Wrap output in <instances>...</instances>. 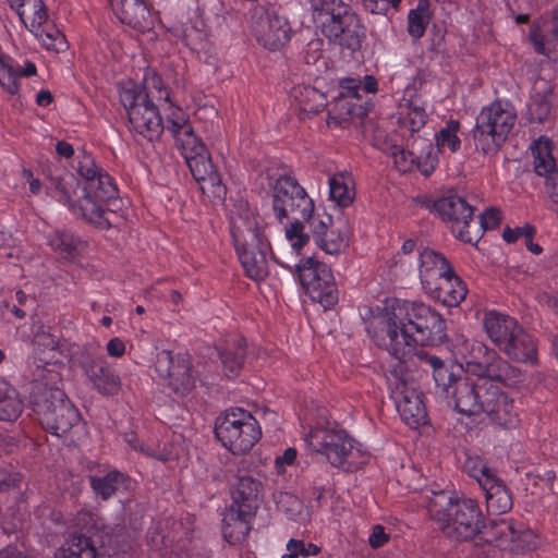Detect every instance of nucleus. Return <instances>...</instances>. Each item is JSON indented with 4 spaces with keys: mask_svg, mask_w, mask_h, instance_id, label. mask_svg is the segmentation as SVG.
Returning a JSON list of instances; mask_svg holds the SVG:
<instances>
[{
    "mask_svg": "<svg viewBox=\"0 0 558 558\" xmlns=\"http://www.w3.org/2000/svg\"><path fill=\"white\" fill-rule=\"evenodd\" d=\"M461 350L465 372L476 376L474 398H476L477 409L473 415L483 414L497 392L499 387L493 381H499L506 386H514L523 381L520 368L512 366L496 350L488 348L482 341L465 340Z\"/></svg>",
    "mask_w": 558,
    "mask_h": 558,
    "instance_id": "f257e3e1",
    "label": "nucleus"
},
{
    "mask_svg": "<svg viewBox=\"0 0 558 558\" xmlns=\"http://www.w3.org/2000/svg\"><path fill=\"white\" fill-rule=\"evenodd\" d=\"M163 126L173 136L177 147L181 150L203 194L213 198L214 202H222L227 194L226 185L222 183L206 146L194 134L185 112L179 107H172Z\"/></svg>",
    "mask_w": 558,
    "mask_h": 558,
    "instance_id": "f03ea898",
    "label": "nucleus"
},
{
    "mask_svg": "<svg viewBox=\"0 0 558 558\" xmlns=\"http://www.w3.org/2000/svg\"><path fill=\"white\" fill-rule=\"evenodd\" d=\"M428 513L441 533L454 541H469L477 536L483 526V513L476 500L453 497L448 492L433 493L428 499Z\"/></svg>",
    "mask_w": 558,
    "mask_h": 558,
    "instance_id": "7ed1b4c3",
    "label": "nucleus"
},
{
    "mask_svg": "<svg viewBox=\"0 0 558 558\" xmlns=\"http://www.w3.org/2000/svg\"><path fill=\"white\" fill-rule=\"evenodd\" d=\"M272 210L280 221L283 218L293 220L286 228V238L291 247L299 252L310 241L303 222L312 217L314 202L294 177L283 174L276 180L272 186Z\"/></svg>",
    "mask_w": 558,
    "mask_h": 558,
    "instance_id": "20e7f679",
    "label": "nucleus"
},
{
    "mask_svg": "<svg viewBox=\"0 0 558 558\" xmlns=\"http://www.w3.org/2000/svg\"><path fill=\"white\" fill-rule=\"evenodd\" d=\"M313 19L330 43L352 52L361 49L364 26L343 1L313 0Z\"/></svg>",
    "mask_w": 558,
    "mask_h": 558,
    "instance_id": "39448f33",
    "label": "nucleus"
},
{
    "mask_svg": "<svg viewBox=\"0 0 558 558\" xmlns=\"http://www.w3.org/2000/svg\"><path fill=\"white\" fill-rule=\"evenodd\" d=\"M420 367L432 373L436 395L446 400L457 412L472 416L477 409L474 398V379L466 375H457L441 359L428 353H420Z\"/></svg>",
    "mask_w": 558,
    "mask_h": 558,
    "instance_id": "423d86ee",
    "label": "nucleus"
},
{
    "mask_svg": "<svg viewBox=\"0 0 558 558\" xmlns=\"http://www.w3.org/2000/svg\"><path fill=\"white\" fill-rule=\"evenodd\" d=\"M53 196L68 205L70 210L99 229L117 226L119 216L116 211L106 209L102 202L94 197L88 186H82L73 174L51 179Z\"/></svg>",
    "mask_w": 558,
    "mask_h": 558,
    "instance_id": "0eeeda50",
    "label": "nucleus"
},
{
    "mask_svg": "<svg viewBox=\"0 0 558 558\" xmlns=\"http://www.w3.org/2000/svg\"><path fill=\"white\" fill-rule=\"evenodd\" d=\"M305 442L335 468L353 471L365 463L364 452L344 429L317 426L306 435Z\"/></svg>",
    "mask_w": 558,
    "mask_h": 558,
    "instance_id": "6e6552de",
    "label": "nucleus"
},
{
    "mask_svg": "<svg viewBox=\"0 0 558 558\" xmlns=\"http://www.w3.org/2000/svg\"><path fill=\"white\" fill-rule=\"evenodd\" d=\"M391 311L395 318L405 324L407 328L412 331L421 345H438L446 340V323L441 315L429 305L422 302L396 300Z\"/></svg>",
    "mask_w": 558,
    "mask_h": 558,
    "instance_id": "1a4fd4ad",
    "label": "nucleus"
},
{
    "mask_svg": "<svg viewBox=\"0 0 558 558\" xmlns=\"http://www.w3.org/2000/svg\"><path fill=\"white\" fill-rule=\"evenodd\" d=\"M517 121L514 109L495 101L482 109L473 130L475 146L483 154H495L508 138Z\"/></svg>",
    "mask_w": 558,
    "mask_h": 558,
    "instance_id": "9d476101",
    "label": "nucleus"
},
{
    "mask_svg": "<svg viewBox=\"0 0 558 558\" xmlns=\"http://www.w3.org/2000/svg\"><path fill=\"white\" fill-rule=\"evenodd\" d=\"M33 410L47 432L61 437L81 418L74 404L59 388H44L32 397Z\"/></svg>",
    "mask_w": 558,
    "mask_h": 558,
    "instance_id": "9b49d317",
    "label": "nucleus"
},
{
    "mask_svg": "<svg viewBox=\"0 0 558 558\" xmlns=\"http://www.w3.org/2000/svg\"><path fill=\"white\" fill-rule=\"evenodd\" d=\"M216 437L234 454L248 452L262 432L256 418L246 410L234 408L217 417Z\"/></svg>",
    "mask_w": 558,
    "mask_h": 558,
    "instance_id": "f8f14e48",
    "label": "nucleus"
},
{
    "mask_svg": "<svg viewBox=\"0 0 558 558\" xmlns=\"http://www.w3.org/2000/svg\"><path fill=\"white\" fill-rule=\"evenodd\" d=\"M120 100L128 111L133 131L150 142L159 138L165 130L162 119L158 108L142 87L122 89Z\"/></svg>",
    "mask_w": 558,
    "mask_h": 558,
    "instance_id": "ddd939ff",
    "label": "nucleus"
},
{
    "mask_svg": "<svg viewBox=\"0 0 558 558\" xmlns=\"http://www.w3.org/2000/svg\"><path fill=\"white\" fill-rule=\"evenodd\" d=\"M275 260L286 268H292V265L286 264L275 257ZM300 282L305 293L314 301L320 303L325 308H329L338 301V291L330 268L313 257L301 259L294 264Z\"/></svg>",
    "mask_w": 558,
    "mask_h": 558,
    "instance_id": "4468645a",
    "label": "nucleus"
},
{
    "mask_svg": "<svg viewBox=\"0 0 558 558\" xmlns=\"http://www.w3.org/2000/svg\"><path fill=\"white\" fill-rule=\"evenodd\" d=\"M155 371L160 384L177 397L189 395L195 387L196 373L187 353L161 350L156 355Z\"/></svg>",
    "mask_w": 558,
    "mask_h": 558,
    "instance_id": "2eb2a0df",
    "label": "nucleus"
},
{
    "mask_svg": "<svg viewBox=\"0 0 558 558\" xmlns=\"http://www.w3.org/2000/svg\"><path fill=\"white\" fill-rule=\"evenodd\" d=\"M434 210L447 223L452 233L465 243H476L481 228L473 219V208L459 195H448L434 203Z\"/></svg>",
    "mask_w": 558,
    "mask_h": 558,
    "instance_id": "dca6fc26",
    "label": "nucleus"
},
{
    "mask_svg": "<svg viewBox=\"0 0 558 558\" xmlns=\"http://www.w3.org/2000/svg\"><path fill=\"white\" fill-rule=\"evenodd\" d=\"M231 235L238 256L270 253V243L257 217L248 208H240L231 217Z\"/></svg>",
    "mask_w": 558,
    "mask_h": 558,
    "instance_id": "f3484780",
    "label": "nucleus"
},
{
    "mask_svg": "<svg viewBox=\"0 0 558 558\" xmlns=\"http://www.w3.org/2000/svg\"><path fill=\"white\" fill-rule=\"evenodd\" d=\"M388 380L401 420L411 428L426 424L428 416L422 392L396 374Z\"/></svg>",
    "mask_w": 558,
    "mask_h": 558,
    "instance_id": "a211bd4d",
    "label": "nucleus"
},
{
    "mask_svg": "<svg viewBox=\"0 0 558 558\" xmlns=\"http://www.w3.org/2000/svg\"><path fill=\"white\" fill-rule=\"evenodd\" d=\"M387 316L385 336L383 337L386 350L401 364L410 362L420 366L417 355L426 352L415 350V345L418 344L417 339L412 331L407 328L405 324L395 318L392 311H390Z\"/></svg>",
    "mask_w": 558,
    "mask_h": 558,
    "instance_id": "6ab92c4d",
    "label": "nucleus"
},
{
    "mask_svg": "<svg viewBox=\"0 0 558 558\" xmlns=\"http://www.w3.org/2000/svg\"><path fill=\"white\" fill-rule=\"evenodd\" d=\"M257 41L268 50L281 49L290 40L291 27L287 19L275 9L264 10L255 20Z\"/></svg>",
    "mask_w": 558,
    "mask_h": 558,
    "instance_id": "aec40b11",
    "label": "nucleus"
},
{
    "mask_svg": "<svg viewBox=\"0 0 558 558\" xmlns=\"http://www.w3.org/2000/svg\"><path fill=\"white\" fill-rule=\"evenodd\" d=\"M75 169L85 179L89 191L94 192V197L102 202L117 197L118 190L111 177L96 165L92 155L85 151L80 154Z\"/></svg>",
    "mask_w": 558,
    "mask_h": 558,
    "instance_id": "412c9836",
    "label": "nucleus"
},
{
    "mask_svg": "<svg viewBox=\"0 0 558 558\" xmlns=\"http://www.w3.org/2000/svg\"><path fill=\"white\" fill-rule=\"evenodd\" d=\"M316 245L330 255L340 254L348 246V236L336 227L330 215H317L306 220Z\"/></svg>",
    "mask_w": 558,
    "mask_h": 558,
    "instance_id": "4be33fe9",
    "label": "nucleus"
},
{
    "mask_svg": "<svg viewBox=\"0 0 558 558\" xmlns=\"http://www.w3.org/2000/svg\"><path fill=\"white\" fill-rule=\"evenodd\" d=\"M93 388L104 396H114L121 388V379L102 355L88 353L81 363Z\"/></svg>",
    "mask_w": 558,
    "mask_h": 558,
    "instance_id": "5701e85b",
    "label": "nucleus"
},
{
    "mask_svg": "<svg viewBox=\"0 0 558 558\" xmlns=\"http://www.w3.org/2000/svg\"><path fill=\"white\" fill-rule=\"evenodd\" d=\"M529 38L536 53L558 61V5L554 8L550 20L532 23Z\"/></svg>",
    "mask_w": 558,
    "mask_h": 558,
    "instance_id": "b1692460",
    "label": "nucleus"
},
{
    "mask_svg": "<svg viewBox=\"0 0 558 558\" xmlns=\"http://www.w3.org/2000/svg\"><path fill=\"white\" fill-rule=\"evenodd\" d=\"M473 475L485 492L488 512L502 514L511 510L513 501L510 490L488 468H482L481 475L475 473Z\"/></svg>",
    "mask_w": 558,
    "mask_h": 558,
    "instance_id": "393cba45",
    "label": "nucleus"
},
{
    "mask_svg": "<svg viewBox=\"0 0 558 558\" xmlns=\"http://www.w3.org/2000/svg\"><path fill=\"white\" fill-rule=\"evenodd\" d=\"M424 290L430 298L450 307L459 305L468 293L464 282L454 274L453 268L451 274L441 276Z\"/></svg>",
    "mask_w": 558,
    "mask_h": 558,
    "instance_id": "a878e982",
    "label": "nucleus"
},
{
    "mask_svg": "<svg viewBox=\"0 0 558 558\" xmlns=\"http://www.w3.org/2000/svg\"><path fill=\"white\" fill-rule=\"evenodd\" d=\"M262 490L263 485L259 480L248 474L239 475L232 489V507L241 509L244 515H254Z\"/></svg>",
    "mask_w": 558,
    "mask_h": 558,
    "instance_id": "bb28decb",
    "label": "nucleus"
},
{
    "mask_svg": "<svg viewBox=\"0 0 558 558\" xmlns=\"http://www.w3.org/2000/svg\"><path fill=\"white\" fill-rule=\"evenodd\" d=\"M483 326L487 337L498 350L523 328L513 317L496 311L485 313Z\"/></svg>",
    "mask_w": 558,
    "mask_h": 558,
    "instance_id": "cd10ccee",
    "label": "nucleus"
},
{
    "mask_svg": "<svg viewBox=\"0 0 558 558\" xmlns=\"http://www.w3.org/2000/svg\"><path fill=\"white\" fill-rule=\"evenodd\" d=\"M483 414H486L492 423L504 428H515L520 423L514 400L500 388H498Z\"/></svg>",
    "mask_w": 558,
    "mask_h": 558,
    "instance_id": "c85d7f7f",
    "label": "nucleus"
},
{
    "mask_svg": "<svg viewBox=\"0 0 558 558\" xmlns=\"http://www.w3.org/2000/svg\"><path fill=\"white\" fill-rule=\"evenodd\" d=\"M452 266L439 252L424 247L418 255V272L423 289L444 275L451 274Z\"/></svg>",
    "mask_w": 558,
    "mask_h": 558,
    "instance_id": "c756f323",
    "label": "nucleus"
},
{
    "mask_svg": "<svg viewBox=\"0 0 558 558\" xmlns=\"http://www.w3.org/2000/svg\"><path fill=\"white\" fill-rule=\"evenodd\" d=\"M111 9L122 23L134 29L146 32L153 27V17L144 0H130Z\"/></svg>",
    "mask_w": 558,
    "mask_h": 558,
    "instance_id": "7c9ffc66",
    "label": "nucleus"
},
{
    "mask_svg": "<svg viewBox=\"0 0 558 558\" xmlns=\"http://www.w3.org/2000/svg\"><path fill=\"white\" fill-rule=\"evenodd\" d=\"M510 360L534 364L537 361V345L535 339L522 328L499 349Z\"/></svg>",
    "mask_w": 558,
    "mask_h": 558,
    "instance_id": "2f4dec72",
    "label": "nucleus"
},
{
    "mask_svg": "<svg viewBox=\"0 0 558 558\" xmlns=\"http://www.w3.org/2000/svg\"><path fill=\"white\" fill-rule=\"evenodd\" d=\"M290 96L298 106L299 117L302 120L320 112L327 106L326 95L310 85L294 86Z\"/></svg>",
    "mask_w": 558,
    "mask_h": 558,
    "instance_id": "473e14b6",
    "label": "nucleus"
},
{
    "mask_svg": "<svg viewBox=\"0 0 558 558\" xmlns=\"http://www.w3.org/2000/svg\"><path fill=\"white\" fill-rule=\"evenodd\" d=\"M89 484L97 497L108 500L121 489H128L131 485V478L113 469L104 475H90Z\"/></svg>",
    "mask_w": 558,
    "mask_h": 558,
    "instance_id": "72a5a7b5",
    "label": "nucleus"
},
{
    "mask_svg": "<svg viewBox=\"0 0 558 558\" xmlns=\"http://www.w3.org/2000/svg\"><path fill=\"white\" fill-rule=\"evenodd\" d=\"M8 2L29 31L38 28L48 20L47 11L41 0H8Z\"/></svg>",
    "mask_w": 558,
    "mask_h": 558,
    "instance_id": "f704fd0d",
    "label": "nucleus"
},
{
    "mask_svg": "<svg viewBox=\"0 0 558 558\" xmlns=\"http://www.w3.org/2000/svg\"><path fill=\"white\" fill-rule=\"evenodd\" d=\"M513 527L514 523L505 519L493 520L489 523L483 521V526H481L477 536L485 543L494 544L501 549H508L510 538L513 536Z\"/></svg>",
    "mask_w": 558,
    "mask_h": 558,
    "instance_id": "c9c22d12",
    "label": "nucleus"
},
{
    "mask_svg": "<svg viewBox=\"0 0 558 558\" xmlns=\"http://www.w3.org/2000/svg\"><path fill=\"white\" fill-rule=\"evenodd\" d=\"M365 113L366 109L363 105L356 104L350 97L341 93L339 99H337L332 108L328 110L327 124L344 126L350 119L363 117Z\"/></svg>",
    "mask_w": 558,
    "mask_h": 558,
    "instance_id": "e433bc0d",
    "label": "nucleus"
},
{
    "mask_svg": "<svg viewBox=\"0 0 558 558\" xmlns=\"http://www.w3.org/2000/svg\"><path fill=\"white\" fill-rule=\"evenodd\" d=\"M531 151L534 170L538 175L545 177L547 180L554 171L558 170L551 155V143L548 138L541 137L535 141L531 145Z\"/></svg>",
    "mask_w": 558,
    "mask_h": 558,
    "instance_id": "4c0bfd02",
    "label": "nucleus"
},
{
    "mask_svg": "<svg viewBox=\"0 0 558 558\" xmlns=\"http://www.w3.org/2000/svg\"><path fill=\"white\" fill-rule=\"evenodd\" d=\"M400 119L411 132H418L427 121L423 101L418 97L403 99L400 104Z\"/></svg>",
    "mask_w": 558,
    "mask_h": 558,
    "instance_id": "58836bf2",
    "label": "nucleus"
},
{
    "mask_svg": "<svg viewBox=\"0 0 558 558\" xmlns=\"http://www.w3.org/2000/svg\"><path fill=\"white\" fill-rule=\"evenodd\" d=\"M226 375L234 377L239 374L245 355V340L238 338L229 342L226 348L219 352Z\"/></svg>",
    "mask_w": 558,
    "mask_h": 558,
    "instance_id": "ea45409f",
    "label": "nucleus"
},
{
    "mask_svg": "<svg viewBox=\"0 0 558 558\" xmlns=\"http://www.w3.org/2000/svg\"><path fill=\"white\" fill-rule=\"evenodd\" d=\"M56 558H98V551L90 537L77 535L56 553Z\"/></svg>",
    "mask_w": 558,
    "mask_h": 558,
    "instance_id": "a19ab883",
    "label": "nucleus"
},
{
    "mask_svg": "<svg viewBox=\"0 0 558 558\" xmlns=\"http://www.w3.org/2000/svg\"><path fill=\"white\" fill-rule=\"evenodd\" d=\"M418 137H413L408 144V149H404L398 145H391L383 150L393 159L396 168L400 172H409L414 170L416 161V151Z\"/></svg>",
    "mask_w": 558,
    "mask_h": 558,
    "instance_id": "79ce46f5",
    "label": "nucleus"
},
{
    "mask_svg": "<svg viewBox=\"0 0 558 558\" xmlns=\"http://www.w3.org/2000/svg\"><path fill=\"white\" fill-rule=\"evenodd\" d=\"M254 515H244L241 509L236 508V513H230L226 518L225 537L230 543H241L251 531L250 520Z\"/></svg>",
    "mask_w": 558,
    "mask_h": 558,
    "instance_id": "37998d69",
    "label": "nucleus"
},
{
    "mask_svg": "<svg viewBox=\"0 0 558 558\" xmlns=\"http://www.w3.org/2000/svg\"><path fill=\"white\" fill-rule=\"evenodd\" d=\"M31 32L48 50L60 52L68 48L65 36L53 24L48 23V21Z\"/></svg>",
    "mask_w": 558,
    "mask_h": 558,
    "instance_id": "c03bdc74",
    "label": "nucleus"
},
{
    "mask_svg": "<svg viewBox=\"0 0 558 558\" xmlns=\"http://www.w3.org/2000/svg\"><path fill=\"white\" fill-rule=\"evenodd\" d=\"M268 254L269 253H262L254 255L246 253L244 256L239 257L247 277L254 281H262L268 276Z\"/></svg>",
    "mask_w": 558,
    "mask_h": 558,
    "instance_id": "a18cd8bd",
    "label": "nucleus"
},
{
    "mask_svg": "<svg viewBox=\"0 0 558 558\" xmlns=\"http://www.w3.org/2000/svg\"><path fill=\"white\" fill-rule=\"evenodd\" d=\"M537 536L533 530L523 523H514L513 536L510 538L508 550L512 553H526L535 549Z\"/></svg>",
    "mask_w": 558,
    "mask_h": 558,
    "instance_id": "49530a36",
    "label": "nucleus"
},
{
    "mask_svg": "<svg viewBox=\"0 0 558 558\" xmlns=\"http://www.w3.org/2000/svg\"><path fill=\"white\" fill-rule=\"evenodd\" d=\"M23 411V402L15 388L10 386L0 395V421H15Z\"/></svg>",
    "mask_w": 558,
    "mask_h": 558,
    "instance_id": "de8ad7c7",
    "label": "nucleus"
},
{
    "mask_svg": "<svg viewBox=\"0 0 558 558\" xmlns=\"http://www.w3.org/2000/svg\"><path fill=\"white\" fill-rule=\"evenodd\" d=\"M428 20L427 2L421 0L415 9L410 10L408 15V32L414 40L424 35Z\"/></svg>",
    "mask_w": 558,
    "mask_h": 558,
    "instance_id": "09e8293b",
    "label": "nucleus"
},
{
    "mask_svg": "<svg viewBox=\"0 0 558 558\" xmlns=\"http://www.w3.org/2000/svg\"><path fill=\"white\" fill-rule=\"evenodd\" d=\"M417 147L414 169H417L423 175L427 177L435 170L437 163V158L433 153V144L427 138L418 137Z\"/></svg>",
    "mask_w": 558,
    "mask_h": 558,
    "instance_id": "8fccbe9b",
    "label": "nucleus"
},
{
    "mask_svg": "<svg viewBox=\"0 0 558 558\" xmlns=\"http://www.w3.org/2000/svg\"><path fill=\"white\" fill-rule=\"evenodd\" d=\"M329 194L339 206H349L354 198V192L348 185V179L343 174H336L329 179Z\"/></svg>",
    "mask_w": 558,
    "mask_h": 558,
    "instance_id": "3c124183",
    "label": "nucleus"
},
{
    "mask_svg": "<svg viewBox=\"0 0 558 558\" xmlns=\"http://www.w3.org/2000/svg\"><path fill=\"white\" fill-rule=\"evenodd\" d=\"M460 128V123L457 120H450L446 123V126L442 128L436 134V144L439 148H448L450 151L454 153L460 148V138L458 137V131Z\"/></svg>",
    "mask_w": 558,
    "mask_h": 558,
    "instance_id": "603ef678",
    "label": "nucleus"
},
{
    "mask_svg": "<svg viewBox=\"0 0 558 558\" xmlns=\"http://www.w3.org/2000/svg\"><path fill=\"white\" fill-rule=\"evenodd\" d=\"M551 94L553 92L548 87L544 95L535 94L533 96L529 106L532 121L541 123L548 118L551 109L550 99L548 97L551 96Z\"/></svg>",
    "mask_w": 558,
    "mask_h": 558,
    "instance_id": "864d4df0",
    "label": "nucleus"
},
{
    "mask_svg": "<svg viewBox=\"0 0 558 558\" xmlns=\"http://www.w3.org/2000/svg\"><path fill=\"white\" fill-rule=\"evenodd\" d=\"M287 553L282 558H307L320 553V547L313 543H306L303 539L291 538L286 546Z\"/></svg>",
    "mask_w": 558,
    "mask_h": 558,
    "instance_id": "5fc2aeb1",
    "label": "nucleus"
},
{
    "mask_svg": "<svg viewBox=\"0 0 558 558\" xmlns=\"http://www.w3.org/2000/svg\"><path fill=\"white\" fill-rule=\"evenodd\" d=\"M0 85L11 95H15L20 88L16 68L2 58H0Z\"/></svg>",
    "mask_w": 558,
    "mask_h": 558,
    "instance_id": "6e6d98bb",
    "label": "nucleus"
},
{
    "mask_svg": "<svg viewBox=\"0 0 558 558\" xmlns=\"http://www.w3.org/2000/svg\"><path fill=\"white\" fill-rule=\"evenodd\" d=\"M477 227L482 230H490L495 229L501 222V214L496 208H487L483 214H481L478 221H475Z\"/></svg>",
    "mask_w": 558,
    "mask_h": 558,
    "instance_id": "4d7b16f0",
    "label": "nucleus"
},
{
    "mask_svg": "<svg viewBox=\"0 0 558 558\" xmlns=\"http://www.w3.org/2000/svg\"><path fill=\"white\" fill-rule=\"evenodd\" d=\"M50 245L53 250L64 252V253H72L75 248V241L72 235L68 233H57L51 240Z\"/></svg>",
    "mask_w": 558,
    "mask_h": 558,
    "instance_id": "13d9d810",
    "label": "nucleus"
},
{
    "mask_svg": "<svg viewBox=\"0 0 558 558\" xmlns=\"http://www.w3.org/2000/svg\"><path fill=\"white\" fill-rule=\"evenodd\" d=\"M535 233V228L531 225H525L524 227H519L515 229H511L509 227L505 228L502 232V238L508 243L515 242L519 238H529L533 236Z\"/></svg>",
    "mask_w": 558,
    "mask_h": 558,
    "instance_id": "bf43d9fd",
    "label": "nucleus"
},
{
    "mask_svg": "<svg viewBox=\"0 0 558 558\" xmlns=\"http://www.w3.org/2000/svg\"><path fill=\"white\" fill-rule=\"evenodd\" d=\"M131 535L124 527L117 529L110 536V543L117 551H125L131 547Z\"/></svg>",
    "mask_w": 558,
    "mask_h": 558,
    "instance_id": "052dcab7",
    "label": "nucleus"
},
{
    "mask_svg": "<svg viewBox=\"0 0 558 558\" xmlns=\"http://www.w3.org/2000/svg\"><path fill=\"white\" fill-rule=\"evenodd\" d=\"M365 10L373 14H385L391 2L389 0H361Z\"/></svg>",
    "mask_w": 558,
    "mask_h": 558,
    "instance_id": "680f3d73",
    "label": "nucleus"
},
{
    "mask_svg": "<svg viewBox=\"0 0 558 558\" xmlns=\"http://www.w3.org/2000/svg\"><path fill=\"white\" fill-rule=\"evenodd\" d=\"M323 43L319 39H314L307 44L304 60L307 64L315 63L322 54Z\"/></svg>",
    "mask_w": 558,
    "mask_h": 558,
    "instance_id": "e2e57ef3",
    "label": "nucleus"
},
{
    "mask_svg": "<svg viewBox=\"0 0 558 558\" xmlns=\"http://www.w3.org/2000/svg\"><path fill=\"white\" fill-rule=\"evenodd\" d=\"M340 87L342 88L344 96L350 97L352 100L360 97L357 93L361 87V81L355 78H343L340 81Z\"/></svg>",
    "mask_w": 558,
    "mask_h": 558,
    "instance_id": "0e129e2a",
    "label": "nucleus"
},
{
    "mask_svg": "<svg viewBox=\"0 0 558 558\" xmlns=\"http://www.w3.org/2000/svg\"><path fill=\"white\" fill-rule=\"evenodd\" d=\"M388 541V535L381 525H375L368 537V543L373 548L383 546Z\"/></svg>",
    "mask_w": 558,
    "mask_h": 558,
    "instance_id": "69168bd1",
    "label": "nucleus"
},
{
    "mask_svg": "<svg viewBox=\"0 0 558 558\" xmlns=\"http://www.w3.org/2000/svg\"><path fill=\"white\" fill-rule=\"evenodd\" d=\"M546 189L551 202L558 205V170L554 171L546 180Z\"/></svg>",
    "mask_w": 558,
    "mask_h": 558,
    "instance_id": "338daca9",
    "label": "nucleus"
},
{
    "mask_svg": "<svg viewBox=\"0 0 558 558\" xmlns=\"http://www.w3.org/2000/svg\"><path fill=\"white\" fill-rule=\"evenodd\" d=\"M107 352L110 356L121 357L125 352L124 342L120 338H112L107 343Z\"/></svg>",
    "mask_w": 558,
    "mask_h": 558,
    "instance_id": "774afa93",
    "label": "nucleus"
}]
</instances>
